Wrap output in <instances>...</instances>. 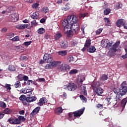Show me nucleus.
Instances as JSON below:
<instances>
[{
    "instance_id": "393cba45",
    "label": "nucleus",
    "mask_w": 127,
    "mask_h": 127,
    "mask_svg": "<svg viewBox=\"0 0 127 127\" xmlns=\"http://www.w3.org/2000/svg\"><path fill=\"white\" fill-rule=\"evenodd\" d=\"M127 93V89L119 88V94L122 95H125Z\"/></svg>"
},
{
    "instance_id": "0eeeda50",
    "label": "nucleus",
    "mask_w": 127,
    "mask_h": 127,
    "mask_svg": "<svg viewBox=\"0 0 127 127\" xmlns=\"http://www.w3.org/2000/svg\"><path fill=\"white\" fill-rule=\"evenodd\" d=\"M32 94V93H29V94L27 95L29 97L26 98V103L35 102L37 99V98L36 96H31Z\"/></svg>"
},
{
    "instance_id": "f257e3e1",
    "label": "nucleus",
    "mask_w": 127,
    "mask_h": 127,
    "mask_svg": "<svg viewBox=\"0 0 127 127\" xmlns=\"http://www.w3.org/2000/svg\"><path fill=\"white\" fill-rule=\"evenodd\" d=\"M67 21L65 20L64 22L62 23V25L64 27V32L66 34L67 37L70 38L73 35V29L75 28H78L79 25L78 23H72L68 24Z\"/></svg>"
},
{
    "instance_id": "338daca9",
    "label": "nucleus",
    "mask_w": 127,
    "mask_h": 127,
    "mask_svg": "<svg viewBox=\"0 0 127 127\" xmlns=\"http://www.w3.org/2000/svg\"><path fill=\"white\" fill-rule=\"evenodd\" d=\"M45 69H51L53 68V67L51 64H48L45 65Z\"/></svg>"
},
{
    "instance_id": "49530a36",
    "label": "nucleus",
    "mask_w": 127,
    "mask_h": 127,
    "mask_svg": "<svg viewBox=\"0 0 127 127\" xmlns=\"http://www.w3.org/2000/svg\"><path fill=\"white\" fill-rule=\"evenodd\" d=\"M115 52H114V50H112L110 51H109V52H108V53H109V54H110V56L111 57H115V56H116Z\"/></svg>"
},
{
    "instance_id": "9b49d317",
    "label": "nucleus",
    "mask_w": 127,
    "mask_h": 127,
    "mask_svg": "<svg viewBox=\"0 0 127 127\" xmlns=\"http://www.w3.org/2000/svg\"><path fill=\"white\" fill-rule=\"evenodd\" d=\"M47 102H48V100L46 99V98L43 97L40 99L39 102L38 103H37V104H38V106L41 107L43 106V105L45 104V103H47Z\"/></svg>"
},
{
    "instance_id": "a878e982",
    "label": "nucleus",
    "mask_w": 127,
    "mask_h": 127,
    "mask_svg": "<svg viewBox=\"0 0 127 127\" xmlns=\"http://www.w3.org/2000/svg\"><path fill=\"white\" fill-rule=\"evenodd\" d=\"M120 88L127 90V81H124V82H122V84L120 85Z\"/></svg>"
},
{
    "instance_id": "de8ad7c7",
    "label": "nucleus",
    "mask_w": 127,
    "mask_h": 127,
    "mask_svg": "<svg viewBox=\"0 0 127 127\" xmlns=\"http://www.w3.org/2000/svg\"><path fill=\"white\" fill-rule=\"evenodd\" d=\"M78 72L77 69H72L69 72V74L70 75H72V74H75L76 73H77Z\"/></svg>"
},
{
    "instance_id": "473e14b6",
    "label": "nucleus",
    "mask_w": 127,
    "mask_h": 127,
    "mask_svg": "<svg viewBox=\"0 0 127 127\" xmlns=\"http://www.w3.org/2000/svg\"><path fill=\"white\" fill-rule=\"evenodd\" d=\"M62 37V34L60 32H58L55 35V39L56 40H59L60 38Z\"/></svg>"
},
{
    "instance_id": "0e129e2a",
    "label": "nucleus",
    "mask_w": 127,
    "mask_h": 127,
    "mask_svg": "<svg viewBox=\"0 0 127 127\" xmlns=\"http://www.w3.org/2000/svg\"><path fill=\"white\" fill-rule=\"evenodd\" d=\"M36 81H38V82H45V79L44 78H40L38 79H36Z\"/></svg>"
},
{
    "instance_id": "b1692460",
    "label": "nucleus",
    "mask_w": 127,
    "mask_h": 127,
    "mask_svg": "<svg viewBox=\"0 0 127 127\" xmlns=\"http://www.w3.org/2000/svg\"><path fill=\"white\" fill-rule=\"evenodd\" d=\"M87 52L89 53H94L96 52V48L94 46H91L89 49H87Z\"/></svg>"
},
{
    "instance_id": "4d7b16f0",
    "label": "nucleus",
    "mask_w": 127,
    "mask_h": 127,
    "mask_svg": "<svg viewBox=\"0 0 127 127\" xmlns=\"http://www.w3.org/2000/svg\"><path fill=\"white\" fill-rule=\"evenodd\" d=\"M113 91L116 94H120V90H118V89L116 88H114L113 89Z\"/></svg>"
},
{
    "instance_id": "bb28decb",
    "label": "nucleus",
    "mask_w": 127,
    "mask_h": 127,
    "mask_svg": "<svg viewBox=\"0 0 127 127\" xmlns=\"http://www.w3.org/2000/svg\"><path fill=\"white\" fill-rule=\"evenodd\" d=\"M63 109L62 107H58V108H57V109H56L55 110V112L56 114H57V115H60V114H61L62 113H63Z\"/></svg>"
},
{
    "instance_id": "c756f323",
    "label": "nucleus",
    "mask_w": 127,
    "mask_h": 127,
    "mask_svg": "<svg viewBox=\"0 0 127 127\" xmlns=\"http://www.w3.org/2000/svg\"><path fill=\"white\" fill-rule=\"evenodd\" d=\"M30 16L33 19H38L39 18V14L38 13H33L31 14Z\"/></svg>"
},
{
    "instance_id": "774afa93",
    "label": "nucleus",
    "mask_w": 127,
    "mask_h": 127,
    "mask_svg": "<svg viewBox=\"0 0 127 127\" xmlns=\"http://www.w3.org/2000/svg\"><path fill=\"white\" fill-rule=\"evenodd\" d=\"M38 23L36 22L35 20H33L32 22H31V25H32V26H35L37 25Z\"/></svg>"
},
{
    "instance_id": "37998d69",
    "label": "nucleus",
    "mask_w": 127,
    "mask_h": 127,
    "mask_svg": "<svg viewBox=\"0 0 127 127\" xmlns=\"http://www.w3.org/2000/svg\"><path fill=\"white\" fill-rule=\"evenodd\" d=\"M14 36V34L13 33H7V34H6V37H7L8 39H10L11 38L13 37Z\"/></svg>"
},
{
    "instance_id": "7ed1b4c3",
    "label": "nucleus",
    "mask_w": 127,
    "mask_h": 127,
    "mask_svg": "<svg viewBox=\"0 0 127 127\" xmlns=\"http://www.w3.org/2000/svg\"><path fill=\"white\" fill-rule=\"evenodd\" d=\"M64 88L68 91L71 92L75 91V89H77V85H76L74 83L70 82L67 85H64Z\"/></svg>"
},
{
    "instance_id": "4be33fe9",
    "label": "nucleus",
    "mask_w": 127,
    "mask_h": 127,
    "mask_svg": "<svg viewBox=\"0 0 127 127\" xmlns=\"http://www.w3.org/2000/svg\"><path fill=\"white\" fill-rule=\"evenodd\" d=\"M81 91L83 92V94L85 96H87V93L86 90V87L83 86V85H81Z\"/></svg>"
},
{
    "instance_id": "69168bd1",
    "label": "nucleus",
    "mask_w": 127,
    "mask_h": 127,
    "mask_svg": "<svg viewBox=\"0 0 127 127\" xmlns=\"http://www.w3.org/2000/svg\"><path fill=\"white\" fill-rule=\"evenodd\" d=\"M21 60L26 61L28 60V58L27 57H25L24 56H22L20 58Z\"/></svg>"
},
{
    "instance_id": "58836bf2",
    "label": "nucleus",
    "mask_w": 127,
    "mask_h": 127,
    "mask_svg": "<svg viewBox=\"0 0 127 127\" xmlns=\"http://www.w3.org/2000/svg\"><path fill=\"white\" fill-rule=\"evenodd\" d=\"M11 17L14 19V20L12 19L13 22H16L18 20V17H17V14L14 13L13 14H12Z\"/></svg>"
},
{
    "instance_id": "a18cd8bd",
    "label": "nucleus",
    "mask_w": 127,
    "mask_h": 127,
    "mask_svg": "<svg viewBox=\"0 0 127 127\" xmlns=\"http://www.w3.org/2000/svg\"><path fill=\"white\" fill-rule=\"evenodd\" d=\"M79 97H80V99H81V100H82L83 103H84V102L86 103L87 102V99H86V97H85L84 96V95H80Z\"/></svg>"
},
{
    "instance_id": "2f4dec72",
    "label": "nucleus",
    "mask_w": 127,
    "mask_h": 127,
    "mask_svg": "<svg viewBox=\"0 0 127 127\" xmlns=\"http://www.w3.org/2000/svg\"><path fill=\"white\" fill-rule=\"evenodd\" d=\"M58 54L60 56H65L67 55V52L65 50L64 51H60L58 52Z\"/></svg>"
},
{
    "instance_id": "20e7f679",
    "label": "nucleus",
    "mask_w": 127,
    "mask_h": 127,
    "mask_svg": "<svg viewBox=\"0 0 127 127\" xmlns=\"http://www.w3.org/2000/svg\"><path fill=\"white\" fill-rule=\"evenodd\" d=\"M43 60L46 63H51L53 60V56L51 54H45L44 56H43Z\"/></svg>"
},
{
    "instance_id": "ea45409f",
    "label": "nucleus",
    "mask_w": 127,
    "mask_h": 127,
    "mask_svg": "<svg viewBox=\"0 0 127 127\" xmlns=\"http://www.w3.org/2000/svg\"><path fill=\"white\" fill-rule=\"evenodd\" d=\"M45 29L43 28H39L38 30V33L39 34H44L45 32Z\"/></svg>"
},
{
    "instance_id": "1a4fd4ad",
    "label": "nucleus",
    "mask_w": 127,
    "mask_h": 127,
    "mask_svg": "<svg viewBox=\"0 0 127 127\" xmlns=\"http://www.w3.org/2000/svg\"><path fill=\"white\" fill-rule=\"evenodd\" d=\"M126 23V21L124 19H120L117 20L116 22V26L117 27H121L124 26Z\"/></svg>"
},
{
    "instance_id": "f8f14e48",
    "label": "nucleus",
    "mask_w": 127,
    "mask_h": 127,
    "mask_svg": "<svg viewBox=\"0 0 127 127\" xmlns=\"http://www.w3.org/2000/svg\"><path fill=\"white\" fill-rule=\"evenodd\" d=\"M103 92H104V90L101 87H98V88H95V94L98 96H102V94L103 93Z\"/></svg>"
},
{
    "instance_id": "7c9ffc66",
    "label": "nucleus",
    "mask_w": 127,
    "mask_h": 127,
    "mask_svg": "<svg viewBox=\"0 0 127 127\" xmlns=\"http://www.w3.org/2000/svg\"><path fill=\"white\" fill-rule=\"evenodd\" d=\"M91 45V40L90 39H87L85 41V43L84 44V47L85 48H89Z\"/></svg>"
},
{
    "instance_id": "f03ea898",
    "label": "nucleus",
    "mask_w": 127,
    "mask_h": 127,
    "mask_svg": "<svg viewBox=\"0 0 127 127\" xmlns=\"http://www.w3.org/2000/svg\"><path fill=\"white\" fill-rule=\"evenodd\" d=\"M67 21V24H74V23H78V18L75 16V15H70L68 16L67 17L66 19H64L63 22Z\"/></svg>"
},
{
    "instance_id": "052dcab7",
    "label": "nucleus",
    "mask_w": 127,
    "mask_h": 127,
    "mask_svg": "<svg viewBox=\"0 0 127 127\" xmlns=\"http://www.w3.org/2000/svg\"><path fill=\"white\" fill-rule=\"evenodd\" d=\"M103 30V28H100L99 29H98L97 31H96V34L97 35H99L100 34L101 32H102Z\"/></svg>"
},
{
    "instance_id": "72a5a7b5",
    "label": "nucleus",
    "mask_w": 127,
    "mask_h": 127,
    "mask_svg": "<svg viewBox=\"0 0 127 127\" xmlns=\"http://www.w3.org/2000/svg\"><path fill=\"white\" fill-rule=\"evenodd\" d=\"M8 69L9 71H16V67L13 65L10 64L8 66Z\"/></svg>"
},
{
    "instance_id": "603ef678",
    "label": "nucleus",
    "mask_w": 127,
    "mask_h": 127,
    "mask_svg": "<svg viewBox=\"0 0 127 127\" xmlns=\"http://www.w3.org/2000/svg\"><path fill=\"white\" fill-rule=\"evenodd\" d=\"M0 107L2 108H5L6 107V105L3 102L0 101Z\"/></svg>"
},
{
    "instance_id": "c85d7f7f",
    "label": "nucleus",
    "mask_w": 127,
    "mask_h": 127,
    "mask_svg": "<svg viewBox=\"0 0 127 127\" xmlns=\"http://www.w3.org/2000/svg\"><path fill=\"white\" fill-rule=\"evenodd\" d=\"M125 95H122V94H118L116 97V101L118 102V101H120L123 99V96Z\"/></svg>"
},
{
    "instance_id": "a19ab883",
    "label": "nucleus",
    "mask_w": 127,
    "mask_h": 127,
    "mask_svg": "<svg viewBox=\"0 0 127 127\" xmlns=\"http://www.w3.org/2000/svg\"><path fill=\"white\" fill-rule=\"evenodd\" d=\"M24 76V75H23V74H18V76H17L18 81H23Z\"/></svg>"
},
{
    "instance_id": "13d9d810",
    "label": "nucleus",
    "mask_w": 127,
    "mask_h": 127,
    "mask_svg": "<svg viewBox=\"0 0 127 127\" xmlns=\"http://www.w3.org/2000/svg\"><path fill=\"white\" fill-rule=\"evenodd\" d=\"M70 45H72V46L74 47L77 45V42L76 41H71L70 42Z\"/></svg>"
},
{
    "instance_id": "39448f33",
    "label": "nucleus",
    "mask_w": 127,
    "mask_h": 127,
    "mask_svg": "<svg viewBox=\"0 0 127 127\" xmlns=\"http://www.w3.org/2000/svg\"><path fill=\"white\" fill-rule=\"evenodd\" d=\"M70 69H71V67L68 64H62L60 66V71L62 72L68 71Z\"/></svg>"
},
{
    "instance_id": "2eb2a0df",
    "label": "nucleus",
    "mask_w": 127,
    "mask_h": 127,
    "mask_svg": "<svg viewBox=\"0 0 127 127\" xmlns=\"http://www.w3.org/2000/svg\"><path fill=\"white\" fill-rule=\"evenodd\" d=\"M61 48L65 49L68 48V42L67 41H62L60 44Z\"/></svg>"
},
{
    "instance_id": "c03bdc74",
    "label": "nucleus",
    "mask_w": 127,
    "mask_h": 127,
    "mask_svg": "<svg viewBox=\"0 0 127 127\" xmlns=\"http://www.w3.org/2000/svg\"><path fill=\"white\" fill-rule=\"evenodd\" d=\"M42 11L43 13L46 14L49 12V9L48 8V7L45 6L43 8H42Z\"/></svg>"
},
{
    "instance_id": "6e6d98bb",
    "label": "nucleus",
    "mask_w": 127,
    "mask_h": 127,
    "mask_svg": "<svg viewBox=\"0 0 127 127\" xmlns=\"http://www.w3.org/2000/svg\"><path fill=\"white\" fill-rule=\"evenodd\" d=\"M73 33H74V31H75V34H78L79 32H80V28H74V29H72Z\"/></svg>"
},
{
    "instance_id": "c9c22d12",
    "label": "nucleus",
    "mask_w": 127,
    "mask_h": 127,
    "mask_svg": "<svg viewBox=\"0 0 127 127\" xmlns=\"http://www.w3.org/2000/svg\"><path fill=\"white\" fill-rule=\"evenodd\" d=\"M15 88H20L21 87V84H20V82L19 80L15 82V84L14 85Z\"/></svg>"
},
{
    "instance_id": "412c9836",
    "label": "nucleus",
    "mask_w": 127,
    "mask_h": 127,
    "mask_svg": "<svg viewBox=\"0 0 127 127\" xmlns=\"http://www.w3.org/2000/svg\"><path fill=\"white\" fill-rule=\"evenodd\" d=\"M108 79V76L107 74H103L102 76H100V80L101 81H105Z\"/></svg>"
},
{
    "instance_id": "8fccbe9b",
    "label": "nucleus",
    "mask_w": 127,
    "mask_h": 127,
    "mask_svg": "<svg viewBox=\"0 0 127 127\" xmlns=\"http://www.w3.org/2000/svg\"><path fill=\"white\" fill-rule=\"evenodd\" d=\"M104 42L107 43V45H108V44H109V47H112L114 45V44H112V43H111V42H109V40L108 39L104 40Z\"/></svg>"
},
{
    "instance_id": "680f3d73",
    "label": "nucleus",
    "mask_w": 127,
    "mask_h": 127,
    "mask_svg": "<svg viewBox=\"0 0 127 127\" xmlns=\"http://www.w3.org/2000/svg\"><path fill=\"white\" fill-rule=\"evenodd\" d=\"M39 5V4H38V3H35L32 4V7L33 9H36L38 7Z\"/></svg>"
},
{
    "instance_id": "6e6552de",
    "label": "nucleus",
    "mask_w": 127,
    "mask_h": 127,
    "mask_svg": "<svg viewBox=\"0 0 127 127\" xmlns=\"http://www.w3.org/2000/svg\"><path fill=\"white\" fill-rule=\"evenodd\" d=\"M84 110L85 108H83L82 109H81L78 111H76L73 112V116H74L75 118L80 117L81 116V115H83Z\"/></svg>"
},
{
    "instance_id": "a211bd4d",
    "label": "nucleus",
    "mask_w": 127,
    "mask_h": 127,
    "mask_svg": "<svg viewBox=\"0 0 127 127\" xmlns=\"http://www.w3.org/2000/svg\"><path fill=\"white\" fill-rule=\"evenodd\" d=\"M100 86V83L99 82H94L92 84L91 87L93 88V90L99 88Z\"/></svg>"
},
{
    "instance_id": "864d4df0",
    "label": "nucleus",
    "mask_w": 127,
    "mask_h": 127,
    "mask_svg": "<svg viewBox=\"0 0 127 127\" xmlns=\"http://www.w3.org/2000/svg\"><path fill=\"white\" fill-rule=\"evenodd\" d=\"M11 41L13 42H16L19 41V37L18 36L14 37L13 38L11 39Z\"/></svg>"
},
{
    "instance_id": "423d86ee",
    "label": "nucleus",
    "mask_w": 127,
    "mask_h": 127,
    "mask_svg": "<svg viewBox=\"0 0 127 127\" xmlns=\"http://www.w3.org/2000/svg\"><path fill=\"white\" fill-rule=\"evenodd\" d=\"M127 103V97L123 99L120 102V111L123 112Z\"/></svg>"
},
{
    "instance_id": "aec40b11",
    "label": "nucleus",
    "mask_w": 127,
    "mask_h": 127,
    "mask_svg": "<svg viewBox=\"0 0 127 127\" xmlns=\"http://www.w3.org/2000/svg\"><path fill=\"white\" fill-rule=\"evenodd\" d=\"M104 22H105V25L107 27L110 26L111 25V21H110L109 18L105 17L103 18Z\"/></svg>"
},
{
    "instance_id": "f704fd0d",
    "label": "nucleus",
    "mask_w": 127,
    "mask_h": 127,
    "mask_svg": "<svg viewBox=\"0 0 127 127\" xmlns=\"http://www.w3.org/2000/svg\"><path fill=\"white\" fill-rule=\"evenodd\" d=\"M18 119L19 124L21 122H24L26 121V118H25L24 116H18Z\"/></svg>"
},
{
    "instance_id": "bf43d9fd",
    "label": "nucleus",
    "mask_w": 127,
    "mask_h": 127,
    "mask_svg": "<svg viewBox=\"0 0 127 127\" xmlns=\"http://www.w3.org/2000/svg\"><path fill=\"white\" fill-rule=\"evenodd\" d=\"M11 85L6 84L4 86L5 88L7 89V90H11Z\"/></svg>"
},
{
    "instance_id": "4468645a",
    "label": "nucleus",
    "mask_w": 127,
    "mask_h": 127,
    "mask_svg": "<svg viewBox=\"0 0 127 127\" xmlns=\"http://www.w3.org/2000/svg\"><path fill=\"white\" fill-rule=\"evenodd\" d=\"M40 110H41L40 107L39 106L37 107L32 111V112L30 113V115L32 116V117H34V115L37 114L39 113Z\"/></svg>"
},
{
    "instance_id": "09e8293b",
    "label": "nucleus",
    "mask_w": 127,
    "mask_h": 127,
    "mask_svg": "<svg viewBox=\"0 0 127 127\" xmlns=\"http://www.w3.org/2000/svg\"><path fill=\"white\" fill-rule=\"evenodd\" d=\"M32 43V41H26L24 42V45L28 47L29 46H30L31 44Z\"/></svg>"
},
{
    "instance_id": "4c0bfd02",
    "label": "nucleus",
    "mask_w": 127,
    "mask_h": 127,
    "mask_svg": "<svg viewBox=\"0 0 127 127\" xmlns=\"http://www.w3.org/2000/svg\"><path fill=\"white\" fill-rule=\"evenodd\" d=\"M67 61L69 62V63L71 62L72 61H75V59L72 56H69L67 58Z\"/></svg>"
},
{
    "instance_id": "cd10ccee",
    "label": "nucleus",
    "mask_w": 127,
    "mask_h": 127,
    "mask_svg": "<svg viewBox=\"0 0 127 127\" xmlns=\"http://www.w3.org/2000/svg\"><path fill=\"white\" fill-rule=\"evenodd\" d=\"M111 12V9L110 8H106L104 10L103 13L104 15H108Z\"/></svg>"
},
{
    "instance_id": "5701e85b",
    "label": "nucleus",
    "mask_w": 127,
    "mask_h": 127,
    "mask_svg": "<svg viewBox=\"0 0 127 127\" xmlns=\"http://www.w3.org/2000/svg\"><path fill=\"white\" fill-rule=\"evenodd\" d=\"M123 4L121 2H117L115 5V8L116 10L121 9L123 7Z\"/></svg>"
},
{
    "instance_id": "79ce46f5",
    "label": "nucleus",
    "mask_w": 127,
    "mask_h": 127,
    "mask_svg": "<svg viewBox=\"0 0 127 127\" xmlns=\"http://www.w3.org/2000/svg\"><path fill=\"white\" fill-rule=\"evenodd\" d=\"M70 5L69 4V3H66V5H65V6H64L63 9L64 10V11H67V10H68L70 8Z\"/></svg>"
},
{
    "instance_id": "e2e57ef3",
    "label": "nucleus",
    "mask_w": 127,
    "mask_h": 127,
    "mask_svg": "<svg viewBox=\"0 0 127 127\" xmlns=\"http://www.w3.org/2000/svg\"><path fill=\"white\" fill-rule=\"evenodd\" d=\"M88 13L87 12L86 13H83L80 15V18H82V17H86L87 16Z\"/></svg>"
},
{
    "instance_id": "6ab92c4d",
    "label": "nucleus",
    "mask_w": 127,
    "mask_h": 127,
    "mask_svg": "<svg viewBox=\"0 0 127 127\" xmlns=\"http://www.w3.org/2000/svg\"><path fill=\"white\" fill-rule=\"evenodd\" d=\"M48 63L51 64L50 65L52 66V67H55L59 64L60 62L54 61V60H53L52 62Z\"/></svg>"
},
{
    "instance_id": "3c124183",
    "label": "nucleus",
    "mask_w": 127,
    "mask_h": 127,
    "mask_svg": "<svg viewBox=\"0 0 127 127\" xmlns=\"http://www.w3.org/2000/svg\"><path fill=\"white\" fill-rule=\"evenodd\" d=\"M96 107L99 110H102L103 109V105L101 104H98L96 105Z\"/></svg>"
},
{
    "instance_id": "ddd939ff",
    "label": "nucleus",
    "mask_w": 127,
    "mask_h": 127,
    "mask_svg": "<svg viewBox=\"0 0 127 127\" xmlns=\"http://www.w3.org/2000/svg\"><path fill=\"white\" fill-rule=\"evenodd\" d=\"M26 98L27 97L25 95H22L20 96V98H19V100L21 101V103L25 106L28 105V103H26Z\"/></svg>"
},
{
    "instance_id": "e433bc0d",
    "label": "nucleus",
    "mask_w": 127,
    "mask_h": 127,
    "mask_svg": "<svg viewBox=\"0 0 127 127\" xmlns=\"http://www.w3.org/2000/svg\"><path fill=\"white\" fill-rule=\"evenodd\" d=\"M11 112V110L9 108H5L3 111L4 113L7 115L10 114Z\"/></svg>"
},
{
    "instance_id": "9d476101",
    "label": "nucleus",
    "mask_w": 127,
    "mask_h": 127,
    "mask_svg": "<svg viewBox=\"0 0 127 127\" xmlns=\"http://www.w3.org/2000/svg\"><path fill=\"white\" fill-rule=\"evenodd\" d=\"M8 122H9V123H10L12 125L20 124L19 121H18V119H16V118H9L8 120Z\"/></svg>"
},
{
    "instance_id": "5fc2aeb1",
    "label": "nucleus",
    "mask_w": 127,
    "mask_h": 127,
    "mask_svg": "<svg viewBox=\"0 0 127 127\" xmlns=\"http://www.w3.org/2000/svg\"><path fill=\"white\" fill-rule=\"evenodd\" d=\"M27 90V93H30V94H32V92H33V91H34V89L33 88H30L29 87H28V88L26 89Z\"/></svg>"
},
{
    "instance_id": "dca6fc26",
    "label": "nucleus",
    "mask_w": 127,
    "mask_h": 127,
    "mask_svg": "<svg viewBox=\"0 0 127 127\" xmlns=\"http://www.w3.org/2000/svg\"><path fill=\"white\" fill-rule=\"evenodd\" d=\"M28 26V24H20L16 26V28L19 30H24L25 29L27 28Z\"/></svg>"
},
{
    "instance_id": "f3484780",
    "label": "nucleus",
    "mask_w": 127,
    "mask_h": 127,
    "mask_svg": "<svg viewBox=\"0 0 127 127\" xmlns=\"http://www.w3.org/2000/svg\"><path fill=\"white\" fill-rule=\"evenodd\" d=\"M120 45V41H118L117 42H116L115 44L113 45V46H112V49L113 51L114 52H117V48H118L119 47V46Z\"/></svg>"
}]
</instances>
